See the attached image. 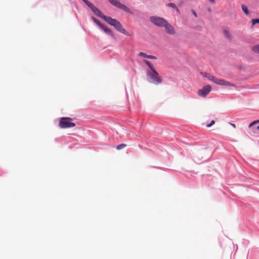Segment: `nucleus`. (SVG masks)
<instances>
[{"label":"nucleus","instance_id":"nucleus-1","mask_svg":"<svg viewBox=\"0 0 259 259\" xmlns=\"http://www.w3.org/2000/svg\"><path fill=\"white\" fill-rule=\"evenodd\" d=\"M143 62L146 64L151 70V71H147V76L148 77V81L155 84L161 83L162 79L151 63L149 61L146 60H144Z\"/></svg>","mask_w":259,"mask_h":259},{"label":"nucleus","instance_id":"nucleus-2","mask_svg":"<svg viewBox=\"0 0 259 259\" xmlns=\"http://www.w3.org/2000/svg\"><path fill=\"white\" fill-rule=\"evenodd\" d=\"M205 76L207 77L209 80L213 81L216 84L230 87H235V85L234 84L223 79L217 78L215 76L210 74L205 73Z\"/></svg>","mask_w":259,"mask_h":259},{"label":"nucleus","instance_id":"nucleus-3","mask_svg":"<svg viewBox=\"0 0 259 259\" xmlns=\"http://www.w3.org/2000/svg\"><path fill=\"white\" fill-rule=\"evenodd\" d=\"M71 118L68 117H62L59 121V126L62 128L72 127L75 126L74 122H71Z\"/></svg>","mask_w":259,"mask_h":259},{"label":"nucleus","instance_id":"nucleus-4","mask_svg":"<svg viewBox=\"0 0 259 259\" xmlns=\"http://www.w3.org/2000/svg\"><path fill=\"white\" fill-rule=\"evenodd\" d=\"M108 2L112 4L113 6L121 9L125 12L130 13L131 14H133V12L131 10V9L126 7L125 5L121 3L119 0H108Z\"/></svg>","mask_w":259,"mask_h":259},{"label":"nucleus","instance_id":"nucleus-5","mask_svg":"<svg viewBox=\"0 0 259 259\" xmlns=\"http://www.w3.org/2000/svg\"><path fill=\"white\" fill-rule=\"evenodd\" d=\"M150 19L154 25L159 27H163L167 21L164 18L157 16H152Z\"/></svg>","mask_w":259,"mask_h":259},{"label":"nucleus","instance_id":"nucleus-6","mask_svg":"<svg viewBox=\"0 0 259 259\" xmlns=\"http://www.w3.org/2000/svg\"><path fill=\"white\" fill-rule=\"evenodd\" d=\"M211 88L210 85H205L198 92V95L202 97H205L210 91Z\"/></svg>","mask_w":259,"mask_h":259},{"label":"nucleus","instance_id":"nucleus-7","mask_svg":"<svg viewBox=\"0 0 259 259\" xmlns=\"http://www.w3.org/2000/svg\"><path fill=\"white\" fill-rule=\"evenodd\" d=\"M113 26L117 31H119L120 32L126 35H129L128 32L122 27V25L118 21H116Z\"/></svg>","mask_w":259,"mask_h":259},{"label":"nucleus","instance_id":"nucleus-8","mask_svg":"<svg viewBox=\"0 0 259 259\" xmlns=\"http://www.w3.org/2000/svg\"><path fill=\"white\" fill-rule=\"evenodd\" d=\"M163 27L165 28L167 33L171 35L175 34L176 31L175 28L167 21H166V24H164Z\"/></svg>","mask_w":259,"mask_h":259},{"label":"nucleus","instance_id":"nucleus-9","mask_svg":"<svg viewBox=\"0 0 259 259\" xmlns=\"http://www.w3.org/2000/svg\"><path fill=\"white\" fill-rule=\"evenodd\" d=\"M249 127L253 132H255L256 130L259 132V120L252 122Z\"/></svg>","mask_w":259,"mask_h":259},{"label":"nucleus","instance_id":"nucleus-10","mask_svg":"<svg viewBox=\"0 0 259 259\" xmlns=\"http://www.w3.org/2000/svg\"><path fill=\"white\" fill-rule=\"evenodd\" d=\"M92 11L98 17L103 18V17L105 16L104 15H103L101 12L100 11V10L96 7L94 4L90 8Z\"/></svg>","mask_w":259,"mask_h":259},{"label":"nucleus","instance_id":"nucleus-11","mask_svg":"<svg viewBox=\"0 0 259 259\" xmlns=\"http://www.w3.org/2000/svg\"><path fill=\"white\" fill-rule=\"evenodd\" d=\"M103 19L106 22H107L109 24H110V25H112L113 26L114 25L115 23L117 21V20H116V19H113V18H112L110 17L106 16L103 17Z\"/></svg>","mask_w":259,"mask_h":259},{"label":"nucleus","instance_id":"nucleus-12","mask_svg":"<svg viewBox=\"0 0 259 259\" xmlns=\"http://www.w3.org/2000/svg\"><path fill=\"white\" fill-rule=\"evenodd\" d=\"M101 28L102 29L105 33H106L108 35H110L111 37H114V34L113 33L112 31L109 28L104 26L103 25L102 26Z\"/></svg>","mask_w":259,"mask_h":259},{"label":"nucleus","instance_id":"nucleus-13","mask_svg":"<svg viewBox=\"0 0 259 259\" xmlns=\"http://www.w3.org/2000/svg\"><path fill=\"white\" fill-rule=\"evenodd\" d=\"M139 56L143 57L145 58H148L150 59H156L157 57L153 55H148L144 52H140L139 55Z\"/></svg>","mask_w":259,"mask_h":259},{"label":"nucleus","instance_id":"nucleus-14","mask_svg":"<svg viewBox=\"0 0 259 259\" xmlns=\"http://www.w3.org/2000/svg\"><path fill=\"white\" fill-rule=\"evenodd\" d=\"M224 34L225 36L229 40H232V36L229 31V30L227 29H225L223 31Z\"/></svg>","mask_w":259,"mask_h":259},{"label":"nucleus","instance_id":"nucleus-15","mask_svg":"<svg viewBox=\"0 0 259 259\" xmlns=\"http://www.w3.org/2000/svg\"><path fill=\"white\" fill-rule=\"evenodd\" d=\"M167 6L169 7H171L174 9H176L178 12H179V10L177 8L176 5L174 3H170L167 4Z\"/></svg>","mask_w":259,"mask_h":259},{"label":"nucleus","instance_id":"nucleus-16","mask_svg":"<svg viewBox=\"0 0 259 259\" xmlns=\"http://www.w3.org/2000/svg\"><path fill=\"white\" fill-rule=\"evenodd\" d=\"M252 50L254 52L259 54V44L253 46L252 47Z\"/></svg>","mask_w":259,"mask_h":259},{"label":"nucleus","instance_id":"nucleus-17","mask_svg":"<svg viewBox=\"0 0 259 259\" xmlns=\"http://www.w3.org/2000/svg\"><path fill=\"white\" fill-rule=\"evenodd\" d=\"M92 20L94 21V22L96 24H97L100 28L102 27V26L103 25L100 22L99 20H98V19H97L96 18L93 17H92Z\"/></svg>","mask_w":259,"mask_h":259},{"label":"nucleus","instance_id":"nucleus-18","mask_svg":"<svg viewBox=\"0 0 259 259\" xmlns=\"http://www.w3.org/2000/svg\"><path fill=\"white\" fill-rule=\"evenodd\" d=\"M242 10L246 15L249 14V11L247 9V8L244 5H242Z\"/></svg>","mask_w":259,"mask_h":259},{"label":"nucleus","instance_id":"nucleus-19","mask_svg":"<svg viewBox=\"0 0 259 259\" xmlns=\"http://www.w3.org/2000/svg\"><path fill=\"white\" fill-rule=\"evenodd\" d=\"M126 146V144H121L118 145L116 147V149L117 150H121V149L124 148V147H125Z\"/></svg>","mask_w":259,"mask_h":259},{"label":"nucleus","instance_id":"nucleus-20","mask_svg":"<svg viewBox=\"0 0 259 259\" xmlns=\"http://www.w3.org/2000/svg\"><path fill=\"white\" fill-rule=\"evenodd\" d=\"M89 8H90L93 5L90 3L88 0H82Z\"/></svg>","mask_w":259,"mask_h":259},{"label":"nucleus","instance_id":"nucleus-21","mask_svg":"<svg viewBox=\"0 0 259 259\" xmlns=\"http://www.w3.org/2000/svg\"><path fill=\"white\" fill-rule=\"evenodd\" d=\"M252 23L253 25L259 23V19H252Z\"/></svg>","mask_w":259,"mask_h":259},{"label":"nucleus","instance_id":"nucleus-22","mask_svg":"<svg viewBox=\"0 0 259 259\" xmlns=\"http://www.w3.org/2000/svg\"><path fill=\"white\" fill-rule=\"evenodd\" d=\"M215 123V121L212 120H211V122L208 124H207L206 126L208 127H209L211 126L212 125H213Z\"/></svg>","mask_w":259,"mask_h":259},{"label":"nucleus","instance_id":"nucleus-23","mask_svg":"<svg viewBox=\"0 0 259 259\" xmlns=\"http://www.w3.org/2000/svg\"><path fill=\"white\" fill-rule=\"evenodd\" d=\"M230 124L234 127L236 128V125L234 123H230Z\"/></svg>","mask_w":259,"mask_h":259},{"label":"nucleus","instance_id":"nucleus-24","mask_svg":"<svg viewBox=\"0 0 259 259\" xmlns=\"http://www.w3.org/2000/svg\"><path fill=\"white\" fill-rule=\"evenodd\" d=\"M193 15L195 16V17H197V15H196V12L194 11H193Z\"/></svg>","mask_w":259,"mask_h":259},{"label":"nucleus","instance_id":"nucleus-25","mask_svg":"<svg viewBox=\"0 0 259 259\" xmlns=\"http://www.w3.org/2000/svg\"><path fill=\"white\" fill-rule=\"evenodd\" d=\"M209 1L213 4L215 3V0H209Z\"/></svg>","mask_w":259,"mask_h":259}]
</instances>
